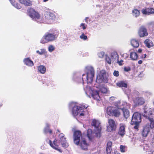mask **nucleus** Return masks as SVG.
<instances>
[{
    "label": "nucleus",
    "mask_w": 154,
    "mask_h": 154,
    "mask_svg": "<svg viewBox=\"0 0 154 154\" xmlns=\"http://www.w3.org/2000/svg\"><path fill=\"white\" fill-rule=\"evenodd\" d=\"M28 14L33 20L36 21L39 23H51L55 18V15L50 12H47L45 16V20H44L41 17L38 13L35 11L32 8H30L28 10Z\"/></svg>",
    "instance_id": "nucleus-1"
},
{
    "label": "nucleus",
    "mask_w": 154,
    "mask_h": 154,
    "mask_svg": "<svg viewBox=\"0 0 154 154\" xmlns=\"http://www.w3.org/2000/svg\"><path fill=\"white\" fill-rule=\"evenodd\" d=\"M86 74H83L82 79L79 77L76 74L74 75L72 79L73 81L78 82H82L83 83L84 82V79L87 82V83H91L92 82L93 78L94 75V68L91 66H88L86 68Z\"/></svg>",
    "instance_id": "nucleus-2"
},
{
    "label": "nucleus",
    "mask_w": 154,
    "mask_h": 154,
    "mask_svg": "<svg viewBox=\"0 0 154 154\" xmlns=\"http://www.w3.org/2000/svg\"><path fill=\"white\" fill-rule=\"evenodd\" d=\"M59 137L60 139L59 141L57 140H55L53 141V143H52L50 140L47 139L46 141L53 148L61 152V150L58 148V146L60 144L59 141H60L61 145L63 147H67L68 146L69 144L66 140V138L64 137V136L63 134H59Z\"/></svg>",
    "instance_id": "nucleus-3"
},
{
    "label": "nucleus",
    "mask_w": 154,
    "mask_h": 154,
    "mask_svg": "<svg viewBox=\"0 0 154 154\" xmlns=\"http://www.w3.org/2000/svg\"><path fill=\"white\" fill-rule=\"evenodd\" d=\"M100 123L98 120L93 119L91 123V125L94 128V132H93L91 129H88L87 131V135L90 140H91L92 138L94 136L100 137L101 136V127L100 126Z\"/></svg>",
    "instance_id": "nucleus-4"
},
{
    "label": "nucleus",
    "mask_w": 154,
    "mask_h": 154,
    "mask_svg": "<svg viewBox=\"0 0 154 154\" xmlns=\"http://www.w3.org/2000/svg\"><path fill=\"white\" fill-rule=\"evenodd\" d=\"M125 94L127 95L128 99L130 98L133 99L134 103V106H135L142 105L144 104L145 102L144 99L142 97H137L140 95V93L137 91H135L133 93H131V91L129 90L125 92Z\"/></svg>",
    "instance_id": "nucleus-5"
},
{
    "label": "nucleus",
    "mask_w": 154,
    "mask_h": 154,
    "mask_svg": "<svg viewBox=\"0 0 154 154\" xmlns=\"http://www.w3.org/2000/svg\"><path fill=\"white\" fill-rule=\"evenodd\" d=\"M69 107L70 108H72V113L73 116H78L82 118L84 117L87 106H83L85 108L84 109L82 107L76 106L73 102H71L69 104Z\"/></svg>",
    "instance_id": "nucleus-6"
},
{
    "label": "nucleus",
    "mask_w": 154,
    "mask_h": 154,
    "mask_svg": "<svg viewBox=\"0 0 154 154\" xmlns=\"http://www.w3.org/2000/svg\"><path fill=\"white\" fill-rule=\"evenodd\" d=\"M115 106L117 107L119 109L122 110L123 116L125 118L127 119L130 116V112L128 109H129L131 106V104L126 102V101H118L116 102Z\"/></svg>",
    "instance_id": "nucleus-7"
},
{
    "label": "nucleus",
    "mask_w": 154,
    "mask_h": 154,
    "mask_svg": "<svg viewBox=\"0 0 154 154\" xmlns=\"http://www.w3.org/2000/svg\"><path fill=\"white\" fill-rule=\"evenodd\" d=\"M58 36V34L57 32H47L42 38L40 42L42 44H45L53 42L57 39Z\"/></svg>",
    "instance_id": "nucleus-8"
},
{
    "label": "nucleus",
    "mask_w": 154,
    "mask_h": 154,
    "mask_svg": "<svg viewBox=\"0 0 154 154\" xmlns=\"http://www.w3.org/2000/svg\"><path fill=\"white\" fill-rule=\"evenodd\" d=\"M85 91V93L88 97H90L91 96L93 99L96 100H100L99 92L97 91L94 90L89 86H87Z\"/></svg>",
    "instance_id": "nucleus-9"
},
{
    "label": "nucleus",
    "mask_w": 154,
    "mask_h": 154,
    "mask_svg": "<svg viewBox=\"0 0 154 154\" xmlns=\"http://www.w3.org/2000/svg\"><path fill=\"white\" fill-rule=\"evenodd\" d=\"M141 121V114L138 112H135L133 114L131 124L134 125V128L136 130H138L139 124Z\"/></svg>",
    "instance_id": "nucleus-10"
},
{
    "label": "nucleus",
    "mask_w": 154,
    "mask_h": 154,
    "mask_svg": "<svg viewBox=\"0 0 154 154\" xmlns=\"http://www.w3.org/2000/svg\"><path fill=\"white\" fill-rule=\"evenodd\" d=\"M117 108L115 107L109 106L107 108L106 112L107 114L109 116H114L116 117H119L121 114L120 110L117 107Z\"/></svg>",
    "instance_id": "nucleus-11"
},
{
    "label": "nucleus",
    "mask_w": 154,
    "mask_h": 154,
    "mask_svg": "<svg viewBox=\"0 0 154 154\" xmlns=\"http://www.w3.org/2000/svg\"><path fill=\"white\" fill-rule=\"evenodd\" d=\"M96 82L99 84L102 82L105 83L107 82V78L105 70H102L100 71V73L97 76Z\"/></svg>",
    "instance_id": "nucleus-12"
},
{
    "label": "nucleus",
    "mask_w": 154,
    "mask_h": 154,
    "mask_svg": "<svg viewBox=\"0 0 154 154\" xmlns=\"http://www.w3.org/2000/svg\"><path fill=\"white\" fill-rule=\"evenodd\" d=\"M73 138L74 142L77 145H79V142L81 141L82 138H83L82 136L81 132L79 131H74Z\"/></svg>",
    "instance_id": "nucleus-13"
},
{
    "label": "nucleus",
    "mask_w": 154,
    "mask_h": 154,
    "mask_svg": "<svg viewBox=\"0 0 154 154\" xmlns=\"http://www.w3.org/2000/svg\"><path fill=\"white\" fill-rule=\"evenodd\" d=\"M143 113L142 115L145 118L149 119L153 117L152 109L149 107H144L143 108Z\"/></svg>",
    "instance_id": "nucleus-14"
},
{
    "label": "nucleus",
    "mask_w": 154,
    "mask_h": 154,
    "mask_svg": "<svg viewBox=\"0 0 154 154\" xmlns=\"http://www.w3.org/2000/svg\"><path fill=\"white\" fill-rule=\"evenodd\" d=\"M116 128L115 122L112 119H109L108 120V124L107 126L106 131L108 132H110L115 130Z\"/></svg>",
    "instance_id": "nucleus-15"
},
{
    "label": "nucleus",
    "mask_w": 154,
    "mask_h": 154,
    "mask_svg": "<svg viewBox=\"0 0 154 154\" xmlns=\"http://www.w3.org/2000/svg\"><path fill=\"white\" fill-rule=\"evenodd\" d=\"M138 33L139 36L141 37L146 36L148 35L147 30L144 26H141L140 27Z\"/></svg>",
    "instance_id": "nucleus-16"
},
{
    "label": "nucleus",
    "mask_w": 154,
    "mask_h": 154,
    "mask_svg": "<svg viewBox=\"0 0 154 154\" xmlns=\"http://www.w3.org/2000/svg\"><path fill=\"white\" fill-rule=\"evenodd\" d=\"M78 145L82 149L86 150L88 149L89 144L86 142L84 138H82V140L79 142V144Z\"/></svg>",
    "instance_id": "nucleus-17"
},
{
    "label": "nucleus",
    "mask_w": 154,
    "mask_h": 154,
    "mask_svg": "<svg viewBox=\"0 0 154 154\" xmlns=\"http://www.w3.org/2000/svg\"><path fill=\"white\" fill-rule=\"evenodd\" d=\"M120 127L119 131V134L121 136H123L125 134V125L123 123H121L119 125Z\"/></svg>",
    "instance_id": "nucleus-18"
},
{
    "label": "nucleus",
    "mask_w": 154,
    "mask_h": 154,
    "mask_svg": "<svg viewBox=\"0 0 154 154\" xmlns=\"http://www.w3.org/2000/svg\"><path fill=\"white\" fill-rule=\"evenodd\" d=\"M150 128L149 126L144 127L142 131V134L143 137H146L150 131Z\"/></svg>",
    "instance_id": "nucleus-19"
},
{
    "label": "nucleus",
    "mask_w": 154,
    "mask_h": 154,
    "mask_svg": "<svg viewBox=\"0 0 154 154\" xmlns=\"http://www.w3.org/2000/svg\"><path fill=\"white\" fill-rule=\"evenodd\" d=\"M23 62L25 65L29 66H32L34 65L33 62L29 58H25Z\"/></svg>",
    "instance_id": "nucleus-20"
},
{
    "label": "nucleus",
    "mask_w": 154,
    "mask_h": 154,
    "mask_svg": "<svg viewBox=\"0 0 154 154\" xmlns=\"http://www.w3.org/2000/svg\"><path fill=\"white\" fill-rule=\"evenodd\" d=\"M38 70L40 73L44 74L46 72V68L44 66L40 65L38 67Z\"/></svg>",
    "instance_id": "nucleus-21"
},
{
    "label": "nucleus",
    "mask_w": 154,
    "mask_h": 154,
    "mask_svg": "<svg viewBox=\"0 0 154 154\" xmlns=\"http://www.w3.org/2000/svg\"><path fill=\"white\" fill-rule=\"evenodd\" d=\"M130 57L133 60H136L138 58L137 53L135 52H131L130 54Z\"/></svg>",
    "instance_id": "nucleus-22"
},
{
    "label": "nucleus",
    "mask_w": 154,
    "mask_h": 154,
    "mask_svg": "<svg viewBox=\"0 0 154 154\" xmlns=\"http://www.w3.org/2000/svg\"><path fill=\"white\" fill-rule=\"evenodd\" d=\"M131 45L134 48H137L139 46V43L137 40L133 39L131 41Z\"/></svg>",
    "instance_id": "nucleus-23"
},
{
    "label": "nucleus",
    "mask_w": 154,
    "mask_h": 154,
    "mask_svg": "<svg viewBox=\"0 0 154 154\" xmlns=\"http://www.w3.org/2000/svg\"><path fill=\"white\" fill-rule=\"evenodd\" d=\"M144 43L146 46L149 48H150L153 45L152 41L149 39H146L145 40Z\"/></svg>",
    "instance_id": "nucleus-24"
},
{
    "label": "nucleus",
    "mask_w": 154,
    "mask_h": 154,
    "mask_svg": "<svg viewBox=\"0 0 154 154\" xmlns=\"http://www.w3.org/2000/svg\"><path fill=\"white\" fill-rule=\"evenodd\" d=\"M22 4L26 6H30L31 5V2L29 0H18Z\"/></svg>",
    "instance_id": "nucleus-25"
},
{
    "label": "nucleus",
    "mask_w": 154,
    "mask_h": 154,
    "mask_svg": "<svg viewBox=\"0 0 154 154\" xmlns=\"http://www.w3.org/2000/svg\"><path fill=\"white\" fill-rule=\"evenodd\" d=\"M49 125L48 123H46V127L44 130V132L46 134L48 132L50 134L52 133V131L49 129Z\"/></svg>",
    "instance_id": "nucleus-26"
},
{
    "label": "nucleus",
    "mask_w": 154,
    "mask_h": 154,
    "mask_svg": "<svg viewBox=\"0 0 154 154\" xmlns=\"http://www.w3.org/2000/svg\"><path fill=\"white\" fill-rule=\"evenodd\" d=\"M117 86L120 87L127 88V84L124 81H120L116 83Z\"/></svg>",
    "instance_id": "nucleus-27"
},
{
    "label": "nucleus",
    "mask_w": 154,
    "mask_h": 154,
    "mask_svg": "<svg viewBox=\"0 0 154 154\" xmlns=\"http://www.w3.org/2000/svg\"><path fill=\"white\" fill-rule=\"evenodd\" d=\"M132 14L133 16L136 18L140 15V12L137 9H134L132 11Z\"/></svg>",
    "instance_id": "nucleus-28"
},
{
    "label": "nucleus",
    "mask_w": 154,
    "mask_h": 154,
    "mask_svg": "<svg viewBox=\"0 0 154 154\" xmlns=\"http://www.w3.org/2000/svg\"><path fill=\"white\" fill-rule=\"evenodd\" d=\"M36 52L39 54V55H45L47 54V52L46 51L45 49H42L40 50V51L37 50Z\"/></svg>",
    "instance_id": "nucleus-29"
},
{
    "label": "nucleus",
    "mask_w": 154,
    "mask_h": 154,
    "mask_svg": "<svg viewBox=\"0 0 154 154\" xmlns=\"http://www.w3.org/2000/svg\"><path fill=\"white\" fill-rule=\"evenodd\" d=\"M13 6L14 7L18 9H20L21 8V7L19 5L15 3L14 1H13L12 0H9Z\"/></svg>",
    "instance_id": "nucleus-30"
},
{
    "label": "nucleus",
    "mask_w": 154,
    "mask_h": 154,
    "mask_svg": "<svg viewBox=\"0 0 154 154\" xmlns=\"http://www.w3.org/2000/svg\"><path fill=\"white\" fill-rule=\"evenodd\" d=\"M112 57L115 59H117L118 58L119 56L117 52L116 51H114L111 54Z\"/></svg>",
    "instance_id": "nucleus-31"
},
{
    "label": "nucleus",
    "mask_w": 154,
    "mask_h": 154,
    "mask_svg": "<svg viewBox=\"0 0 154 154\" xmlns=\"http://www.w3.org/2000/svg\"><path fill=\"white\" fill-rule=\"evenodd\" d=\"M141 11L142 13L144 15H149L148 8L143 9L141 10Z\"/></svg>",
    "instance_id": "nucleus-32"
},
{
    "label": "nucleus",
    "mask_w": 154,
    "mask_h": 154,
    "mask_svg": "<svg viewBox=\"0 0 154 154\" xmlns=\"http://www.w3.org/2000/svg\"><path fill=\"white\" fill-rule=\"evenodd\" d=\"M148 119L150 122V128H153L154 127V119L152 117Z\"/></svg>",
    "instance_id": "nucleus-33"
},
{
    "label": "nucleus",
    "mask_w": 154,
    "mask_h": 154,
    "mask_svg": "<svg viewBox=\"0 0 154 154\" xmlns=\"http://www.w3.org/2000/svg\"><path fill=\"white\" fill-rule=\"evenodd\" d=\"M100 91L102 93L105 94L107 92L108 89L105 87H102L100 88Z\"/></svg>",
    "instance_id": "nucleus-34"
},
{
    "label": "nucleus",
    "mask_w": 154,
    "mask_h": 154,
    "mask_svg": "<svg viewBox=\"0 0 154 154\" xmlns=\"http://www.w3.org/2000/svg\"><path fill=\"white\" fill-rule=\"evenodd\" d=\"M80 38L85 41L87 39L88 37L87 36L85 35L84 33H82L80 36Z\"/></svg>",
    "instance_id": "nucleus-35"
},
{
    "label": "nucleus",
    "mask_w": 154,
    "mask_h": 154,
    "mask_svg": "<svg viewBox=\"0 0 154 154\" xmlns=\"http://www.w3.org/2000/svg\"><path fill=\"white\" fill-rule=\"evenodd\" d=\"M48 51L49 52H51L55 50V48L54 46L52 45H50L48 47Z\"/></svg>",
    "instance_id": "nucleus-36"
},
{
    "label": "nucleus",
    "mask_w": 154,
    "mask_h": 154,
    "mask_svg": "<svg viewBox=\"0 0 154 154\" xmlns=\"http://www.w3.org/2000/svg\"><path fill=\"white\" fill-rule=\"evenodd\" d=\"M79 26L81 28V29L83 30H85L86 29L87 25L85 23H82L80 24Z\"/></svg>",
    "instance_id": "nucleus-37"
},
{
    "label": "nucleus",
    "mask_w": 154,
    "mask_h": 154,
    "mask_svg": "<svg viewBox=\"0 0 154 154\" xmlns=\"http://www.w3.org/2000/svg\"><path fill=\"white\" fill-rule=\"evenodd\" d=\"M149 15L154 14V8H148Z\"/></svg>",
    "instance_id": "nucleus-38"
},
{
    "label": "nucleus",
    "mask_w": 154,
    "mask_h": 154,
    "mask_svg": "<svg viewBox=\"0 0 154 154\" xmlns=\"http://www.w3.org/2000/svg\"><path fill=\"white\" fill-rule=\"evenodd\" d=\"M106 60L107 62L109 64H111V60L110 58L108 56H106Z\"/></svg>",
    "instance_id": "nucleus-39"
},
{
    "label": "nucleus",
    "mask_w": 154,
    "mask_h": 154,
    "mask_svg": "<svg viewBox=\"0 0 154 154\" xmlns=\"http://www.w3.org/2000/svg\"><path fill=\"white\" fill-rule=\"evenodd\" d=\"M98 56L100 58H102L104 55V52L103 51H101L100 53H99L98 54Z\"/></svg>",
    "instance_id": "nucleus-40"
},
{
    "label": "nucleus",
    "mask_w": 154,
    "mask_h": 154,
    "mask_svg": "<svg viewBox=\"0 0 154 154\" xmlns=\"http://www.w3.org/2000/svg\"><path fill=\"white\" fill-rule=\"evenodd\" d=\"M112 150L111 148L106 147V152L107 154H110Z\"/></svg>",
    "instance_id": "nucleus-41"
},
{
    "label": "nucleus",
    "mask_w": 154,
    "mask_h": 154,
    "mask_svg": "<svg viewBox=\"0 0 154 154\" xmlns=\"http://www.w3.org/2000/svg\"><path fill=\"white\" fill-rule=\"evenodd\" d=\"M112 145V143L111 141H109L107 143V147L111 148Z\"/></svg>",
    "instance_id": "nucleus-42"
},
{
    "label": "nucleus",
    "mask_w": 154,
    "mask_h": 154,
    "mask_svg": "<svg viewBox=\"0 0 154 154\" xmlns=\"http://www.w3.org/2000/svg\"><path fill=\"white\" fill-rule=\"evenodd\" d=\"M113 75L116 77H118L119 75V72L118 71L115 70L113 72Z\"/></svg>",
    "instance_id": "nucleus-43"
},
{
    "label": "nucleus",
    "mask_w": 154,
    "mask_h": 154,
    "mask_svg": "<svg viewBox=\"0 0 154 154\" xmlns=\"http://www.w3.org/2000/svg\"><path fill=\"white\" fill-rule=\"evenodd\" d=\"M124 70L126 72H128L131 70V69L129 67H126L124 68Z\"/></svg>",
    "instance_id": "nucleus-44"
},
{
    "label": "nucleus",
    "mask_w": 154,
    "mask_h": 154,
    "mask_svg": "<svg viewBox=\"0 0 154 154\" xmlns=\"http://www.w3.org/2000/svg\"><path fill=\"white\" fill-rule=\"evenodd\" d=\"M120 149L121 152H125V148L123 146L121 145L120 146Z\"/></svg>",
    "instance_id": "nucleus-45"
},
{
    "label": "nucleus",
    "mask_w": 154,
    "mask_h": 154,
    "mask_svg": "<svg viewBox=\"0 0 154 154\" xmlns=\"http://www.w3.org/2000/svg\"><path fill=\"white\" fill-rule=\"evenodd\" d=\"M143 148H144V150H148V149H149V147L147 145H145L143 146Z\"/></svg>",
    "instance_id": "nucleus-46"
},
{
    "label": "nucleus",
    "mask_w": 154,
    "mask_h": 154,
    "mask_svg": "<svg viewBox=\"0 0 154 154\" xmlns=\"http://www.w3.org/2000/svg\"><path fill=\"white\" fill-rule=\"evenodd\" d=\"M91 21L90 19H89V18L88 17H86L85 18V21L87 23H88V21Z\"/></svg>",
    "instance_id": "nucleus-47"
},
{
    "label": "nucleus",
    "mask_w": 154,
    "mask_h": 154,
    "mask_svg": "<svg viewBox=\"0 0 154 154\" xmlns=\"http://www.w3.org/2000/svg\"><path fill=\"white\" fill-rule=\"evenodd\" d=\"M146 54H144V55H142L141 56V58L142 59H144L146 57Z\"/></svg>",
    "instance_id": "nucleus-48"
},
{
    "label": "nucleus",
    "mask_w": 154,
    "mask_h": 154,
    "mask_svg": "<svg viewBox=\"0 0 154 154\" xmlns=\"http://www.w3.org/2000/svg\"><path fill=\"white\" fill-rule=\"evenodd\" d=\"M142 61L141 60H139L138 61V63L139 64H141L142 63Z\"/></svg>",
    "instance_id": "nucleus-49"
},
{
    "label": "nucleus",
    "mask_w": 154,
    "mask_h": 154,
    "mask_svg": "<svg viewBox=\"0 0 154 154\" xmlns=\"http://www.w3.org/2000/svg\"><path fill=\"white\" fill-rule=\"evenodd\" d=\"M142 51V50L141 49H139L138 50V52L139 53H140Z\"/></svg>",
    "instance_id": "nucleus-50"
},
{
    "label": "nucleus",
    "mask_w": 154,
    "mask_h": 154,
    "mask_svg": "<svg viewBox=\"0 0 154 154\" xmlns=\"http://www.w3.org/2000/svg\"><path fill=\"white\" fill-rule=\"evenodd\" d=\"M147 93L149 95H151L152 94V93L150 92H147Z\"/></svg>",
    "instance_id": "nucleus-51"
},
{
    "label": "nucleus",
    "mask_w": 154,
    "mask_h": 154,
    "mask_svg": "<svg viewBox=\"0 0 154 154\" xmlns=\"http://www.w3.org/2000/svg\"><path fill=\"white\" fill-rule=\"evenodd\" d=\"M154 23V22H151L149 23V24L150 25H152V24H153Z\"/></svg>",
    "instance_id": "nucleus-52"
},
{
    "label": "nucleus",
    "mask_w": 154,
    "mask_h": 154,
    "mask_svg": "<svg viewBox=\"0 0 154 154\" xmlns=\"http://www.w3.org/2000/svg\"><path fill=\"white\" fill-rule=\"evenodd\" d=\"M114 154H120L118 152H115Z\"/></svg>",
    "instance_id": "nucleus-53"
},
{
    "label": "nucleus",
    "mask_w": 154,
    "mask_h": 154,
    "mask_svg": "<svg viewBox=\"0 0 154 154\" xmlns=\"http://www.w3.org/2000/svg\"><path fill=\"white\" fill-rule=\"evenodd\" d=\"M48 0H43V2H46L48 1Z\"/></svg>",
    "instance_id": "nucleus-54"
},
{
    "label": "nucleus",
    "mask_w": 154,
    "mask_h": 154,
    "mask_svg": "<svg viewBox=\"0 0 154 154\" xmlns=\"http://www.w3.org/2000/svg\"><path fill=\"white\" fill-rule=\"evenodd\" d=\"M40 154H43V153H40Z\"/></svg>",
    "instance_id": "nucleus-55"
},
{
    "label": "nucleus",
    "mask_w": 154,
    "mask_h": 154,
    "mask_svg": "<svg viewBox=\"0 0 154 154\" xmlns=\"http://www.w3.org/2000/svg\"><path fill=\"white\" fill-rule=\"evenodd\" d=\"M112 98V97H111L110 98V100H111Z\"/></svg>",
    "instance_id": "nucleus-56"
},
{
    "label": "nucleus",
    "mask_w": 154,
    "mask_h": 154,
    "mask_svg": "<svg viewBox=\"0 0 154 154\" xmlns=\"http://www.w3.org/2000/svg\"><path fill=\"white\" fill-rule=\"evenodd\" d=\"M153 2L154 3V0L153 1Z\"/></svg>",
    "instance_id": "nucleus-57"
}]
</instances>
